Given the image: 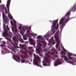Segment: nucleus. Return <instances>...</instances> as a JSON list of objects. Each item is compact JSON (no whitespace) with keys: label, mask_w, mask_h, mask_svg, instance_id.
<instances>
[{"label":"nucleus","mask_w":76,"mask_h":76,"mask_svg":"<svg viewBox=\"0 0 76 76\" xmlns=\"http://www.w3.org/2000/svg\"><path fill=\"white\" fill-rule=\"evenodd\" d=\"M69 12H68L65 15L63 18H61L60 20V28L61 29H63L64 26V25L67 23V22L70 20V18H69Z\"/></svg>","instance_id":"1"},{"label":"nucleus","mask_w":76,"mask_h":76,"mask_svg":"<svg viewBox=\"0 0 76 76\" xmlns=\"http://www.w3.org/2000/svg\"><path fill=\"white\" fill-rule=\"evenodd\" d=\"M56 51V50L55 48H53L50 51L48 52L45 53V55L46 56V57L45 58V61L46 63H48L49 64H50V62L52 58L49 54L51 56L54 55V53H55Z\"/></svg>","instance_id":"2"},{"label":"nucleus","mask_w":76,"mask_h":76,"mask_svg":"<svg viewBox=\"0 0 76 76\" xmlns=\"http://www.w3.org/2000/svg\"><path fill=\"white\" fill-rule=\"evenodd\" d=\"M4 30L5 31V32H4L3 33L4 37H5V39H7V40H8V41H10L11 44H12V45H13L14 46H15V45L12 42L11 39H10L6 37H8L10 38H12V33H11L10 32H9V34H7L8 32L7 30V31H9V30H10L7 25V28L4 29Z\"/></svg>","instance_id":"3"},{"label":"nucleus","mask_w":76,"mask_h":76,"mask_svg":"<svg viewBox=\"0 0 76 76\" xmlns=\"http://www.w3.org/2000/svg\"><path fill=\"white\" fill-rule=\"evenodd\" d=\"M58 22V20H56L54 21V22H53H53L52 28L51 30L52 31V33H53V35L56 32V31L58 28V24H57V26H56V23H57Z\"/></svg>","instance_id":"4"},{"label":"nucleus","mask_w":76,"mask_h":76,"mask_svg":"<svg viewBox=\"0 0 76 76\" xmlns=\"http://www.w3.org/2000/svg\"><path fill=\"white\" fill-rule=\"evenodd\" d=\"M34 57L35 60H34V64L35 65H37V66H39V67H42L41 66H39L38 65V61L39 60H40V59L41 58L38 57V56L35 55V54H34Z\"/></svg>","instance_id":"5"},{"label":"nucleus","mask_w":76,"mask_h":76,"mask_svg":"<svg viewBox=\"0 0 76 76\" xmlns=\"http://www.w3.org/2000/svg\"><path fill=\"white\" fill-rule=\"evenodd\" d=\"M37 43L38 44H39V48H36V51L37 53H38L39 55V56L42 57V54H40L41 51H42V48H41V47L42 46V45L38 42Z\"/></svg>","instance_id":"6"},{"label":"nucleus","mask_w":76,"mask_h":76,"mask_svg":"<svg viewBox=\"0 0 76 76\" xmlns=\"http://www.w3.org/2000/svg\"><path fill=\"white\" fill-rule=\"evenodd\" d=\"M12 39L13 40V41H14L16 45H18V41H20L21 43H23V40L21 38L20 40L18 38H16V37H13L12 38Z\"/></svg>","instance_id":"7"},{"label":"nucleus","mask_w":76,"mask_h":76,"mask_svg":"<svg viewBox=\"0 0 76 76\" xmlns=\"http://www.w3.org/2000/svg\"><path fill=\"white\" fill-rule=\"evenodd\" d=\"M11 1V0H7V4H6V7L7 8V9L8 10H7V9L6 8V7L5 8V12L6 14H7V13H10V12H9V7H10V1Z\"/></svg>","instance_id":"8"},{"label":"nucleus","mask_w":76,"mask_h":76,"mask_svg":"<svg viewBox=\"0 0 76 76\" xmlns=\"http://www.w3.org/2000/svg\"><path fill=\"white\" fill-rule=\"evenodd\" d=\"M56 41L57 42V43L56 45V48H59L58 51H60V46H58L59 45V44H60V40H59V38H58V37H56Z\"/></svg>","instance_id":"9"},{"label":"nucleus","mask_w":76,"mask_h":76,"mask_svg":"<svg viewBox=\"0 0 76 76\" xmlns=\"http://www.w3.org/2000/svg\"><path fill=\"white\" fill-rule=\"evenodd\" d=\"M53 39H54V37H53L49 40V43H48V45H52L53 44L54 45L56 44V43L54 42Z\"/></svg>","instance_id":"10"},{"label":"nucleus","mask_w":76,"mask_h":76,"mask_svg":"<svg viewBox=\"0 0 76 76\" xmlns=\"http://www.w3.org/2000/svg\"><path fill=\"white\" fill-rule=\"evenodd\" d=\"M14 30H12V31H13V32L15 35H16V36H17V35H19V31L17 30V27H16V25H14Z\"/></svg>","instance_id":"11"},{"label":"nucleus","mask_w":76,"mask_h":76,"mask_svg":"<svg viewBox=\"0 0 76 76\" xmlns=\"http://www.w3.org/2000/svg\"><path fill=\"white\" fill-rule=\"evenodd\" d=\"M76 11V5H74V6H73V7L72 8V9H71V10H70V11H68L67 13L68 12H69V14L68 15L69 16H69H70V13H71V12H75Z\"/></svg>","instance_id":"12"},{"label":"nucleus","mask_w":76,"mask_h":76,"mask_svg":"<svg viewBox=\"0 0 76 76\" xmlns=\"http://www.w3.org/2000/svg\"><path fill=\"white\" fill-rule=\"evenodd\" d=\"M63 60V59H59L57 61H56L54 64V66H57L59 64H60L61 63V61Z\"/></svg>","instance_id":"13"},{"label":"nucleus","mask_w":76,"mask_h":76,"mask_svg":"<svg viewBox=\"0 0 76 76\" xmlns=\"http://www.w3.org/2000/svg\"><path fill=\"white\" fill-rule=\"evenodd\" d=\"M2 16H3V20H4V21H6V22L7 21V20H8V18L7 17H6V16L4 15V13H2Z\"/></svg>","instance_id":"14"},{"label":"nucleus","mask_w":76,"mask_h":76,"mask_svg":"<svg viewBox=\"0 0 76 76\" xmlns=\"http://www.w3.org/2000/svg\"><path fill=\"white\" fill-rule=\"evenodd\" d=\"M75 58V60H76V61H72V62L69 61L68 62V63H70V64H72L73 66H74L75 64V65H76V59L75 58ZM74 63L75 64H74Z\"/></svg>","instance_id":"15"},{"label":"nucleus","mask_w":76,"mask_h":76,"mask_svg":"<svg viewBox=\"0 0 76 76\" xmlns=\"http://www.w3.org/2000/svg\"><path fill=\"white\" fill-rule=\"evenodd\" d=\"M64 60L67 63H68L69 62V59L67 57L65 56H64Z\"/></svg>","instance_id":"16"},{"label":"nucleus","mask_w":76,"mask_h":76,"mask_svg":"<svg viewBox=\"0 0 76 76\" xmlns=\"http://www.w3.org/2000/svg\"><path fill=\"white\" fill-rule=\"evenodd\" d=\"M68 57L70 59H71L72 60H73V59L72 58V57H70V56H73V54L72 53H68Z\"/></svg>","instance_id":"17"},{"label":"nucleus","mask_w":76,"mask_h":76,"mask_svg":"<svg viewBox=\"0 0 76 76\" xmlns=\"http://www.w3.org/2000/svg\"><path fill=\"white\" fill-rule=\"evenodd\" d=\"M28 51L26 50L24 52V54L25 55V56L24 57V58H27V56H28V55H27V54H28Z\"/></svg>","instance_id":"18"},{"label":"nucleus","mask_w":76,"mask_h":76,"mask_svg":"<svg viewBox=\"0 0 76 76\" xmlns=\"http://www.w3.org/2000/svg\"><path fill=\"white\" fill-rule=\"evenodd\" d=\"M50 37V34L49 33H47L44 36L45 38H47V37Z\"/></svg>","instance_id":"19"},{"label":"nucleus","mask_w":76,"mask_h":76,"mask_svg":"<svg viewBox=\"0 0 76 76\" xmlns=\"http://www.w3.org/2000/svg\"><path fill=\"white\" fill-rule=\"evenodd\" d=\"M37 39H44V38H41V36H38L37 37Z\"/></svg>","instance_id":"20"},{"label":"nucleus","mask_w":76,"mask_h":76,"mask_svg":"<svg viewBox=\"0 0 76 76\" xmlns=\"http://www.w3.org/2000/svg\"><path fill=\"white\" fill-rule=\"evenodd\" d=\"M26 26H24L23 28V31H26Z\"/></svg>","instance_id":"21"},{"label":"nucleus","mask_w":76,"mask_h":76,"mask_svg":"<svg viewBox=\"0 0 76 76\" xmlns=\"http://www.w3.org/2000/svg\"><path fill=\"white\" fill-rule=\"evenodd\" d=\"M0 46H1V47H2V48H3V47H6V46H5V45H4V44H1L0 45Z\"/></svg>","instance_id":"22"},{"label":"nucleus","mask_w":76,"mask_h":76,"mask_svg":"<svg viewBox=\"0 0 76 76\" xmlns=\"http://www.w3.org/2000/svg\"><path fill=\"white\" fill-rule=\"evenodd\" d=\"M13 58L15 61H18V60H17V59L16 58H15V56L14 55H13Z\"/></svg>","instance_id":"23"},{"label":"nucleus","mask_w":76,"mask_h":76,"mask_svg":"<svg viewBox=\"0 0 76 76\" xmlns=\"http://www.w3.org/2000/svg\"><path fill=\"white\" fill-rule=\"evenodd\" d=\"M28 37H30V38H28V40H29V41H32V38H31V37H30V36H29Z\"/></svg>","instance_id":"24"},{"label":"nucleus","mask_w":76,"mask_h":76,"mask_svg":"<svg viewBox=\"0 0 76 76\" xmlns=\"http://www.w3.org/2000/svg\"><path fill=\"white\" fill-rule=\"evenodd\" d=\"M10 22H11V23L12 25L14 26V23H13V21H12V20H11Z\"/></svg>","instance_id":"25"},{"label":"nucleus","mask_w":76,"mask_h":76,"mask_svg":"<svg viewBox=\"0 0 76 76\" xmlns=\"http://www.w3.org/2000/svg\"><path fill=\"white\" fill-rule=\"evenodd\" d=\"M25 60L24 59H23V61H21V62L22 63H25Z\"/></svg>","instance_id":"26"},{"label":"nucleus","mask_w":76,"mask_h":76,"mask_svg":"<svg viewBox=\"0 0 76 76\" xmlns=\"http://www.w3.org/2000/svg\"><path fill=\"white\" fill-rule=\"evenodd\" d=\"M13 21L15 25H16V21L15 20H13Z\"/></svg>","instance_id":"27"},{"label":"nucleus","mask_w":76,"mask_h":76,"mask_svg":"<svg viewBox=\"0 0 76 76\" xmlns=\"http://www.w3.org/2000/svg\"><path fill=\"white\" fill-rule=\"evenodd\" d=\"M43 66H47V64H46V63H44L43 64Z\"/></svg>","instance_id":"28"},{"label":"nucleus","mask_w":76,"mask_h":76,"mask_svg":"<svg viewBox=\"0 0 76 76\" xmlns=\"http://www.w3.org/2000/svg\"><path fill=\"white\" fill-rule=\"evenodd\" d=\"M18 28L19 29H22V27H21V26H19L18 27Z\"/></svg>","instance_id":"29"},{"label":"nucleus","mask_w":76,"mask_h":76,"mask_svg":"<svg viewBox=\"0 0 76 76\" xmlns=\"http://www.w3.org/2000/svg\"><path fill=\"white\" fill-rule=\"evenodd\" d=\"M17 58L19 60H20V59L19 58V57L18 56H17Z\"/></svg>","instance_id":"30"},{"label":"nucleus","mask_w":76,"mask_h":76,"mask_svg":"<svg viewBox=\"0 0 76 76\" xmlns=\"http://www.w3.org/2000/svg\"><path fill=\"white\" fill-rule=\"evenodd\" d=\"M33 47H28V49H32V48H33Z\"/></svg>","instance_id":"31"},{"label":"nucleus","mask_w":76,"mask_h":76,"mask_svg":"<svg viewBox=\"0 0 76 76\" xmlns=\"http://www.w3.org/2000/svg\"><path fill=\"white\" fill-rule=\"evenodd\" d=\"M26 32L27 33H29V30H27L26 31Z\"/></svg>","instance_id":"32"},{"label":"nucleus","mask_w":76,"mask_h":76,"mask_svg":"<svg viewBox=\"0 0 76 76\" xmlns=\"http://www.w3.org/2000/svg\"><path fill=\"white\" fill-rule=\"evenodd\" d=\"M23 39L24 40H26V39H27V38H25V37H24Z\"/></svg>","instance_id":"33"},{"label":"nucleus","mask_w":76,"mask_h":76,"mask_svg":"<svg viewBox=\"0 0 76 76\" xmlns=\"http://www.w3.org/2000/svg\"><path fill=\"white\" fill-rule=\"evenodd\" d=\"M2 43H3V44H6V42H5L4 41H2Z\"/></svg>","instance_id":"34"},{"label":"nucleus","mask_w":76,"mask_h":76,"mask_svg":"<svg viewBox=\"0 0 76 76\" xmlns=\"http://www.w3.org/2000/svg\"><path fill=\"white\" fill-rule=\"evenodd\" d=\"M20 47H23V45H21V44H19Z\"/></svg>","instance_id":"35"},{"label":"nucleus","mask_w":76,"mask_h":76,"mask_svg":"<svg viewBox=\"0 0 76 76\" xmlns=\"http://www.w3.org/2000/svg\"><path fill=\"white\" fill-rule=\"evenodd\" d=\"M63 49L64 50V51H65L66 52V50L65 49H64V48H63Z\"/></svg>","instance_id":"36"},{"label":"nucleus","mask_w":76,"mask_h":76,"mask_svg":"<svg viewBox=\"0 0 76 76\" xmlns=\"http://www.w3.org/2000/svg\"><path fill=\"white\" fill-rule=\"evenodd\" d=\"M11 19H13V17H12V15H11Z\"/></svg>","instance_id":"37"},{"label":"nucleus","mask_w":76,"mask_h":76,"mask_svg":"<svg viewBox=\"0 0 76 76\" xmlns=\"http://www.w3.org/2000/svg\"><path fill=\"white\" fill-rule=\"evenodd\" d=\"M29 35H34V34L31 33H29Z\"/></svg>","instance_id":"38"},{"label":"nucleus","mask_w":76,"mask_h":76,"mask_svg":"<svg viewBox=\"0 0 76 76\" xmlns=\"http://www.w3.org/2000/svg\"><path fill=\"white\" fill-rule=\"evenodd\" d=\"M46 40H47V41H48V38H47L46 39Z\"/></svg>","instance_id":"39"},{"label":"nucleus","mask_w":76,"mask_h":76,"mask_svg":"<svg viewBox=\"0 0 76 76\" xmlns=\"http://www.w3.org/2000/svg\"><path fill=\"white\" fill-rule=\"evenodd\" d=\"M6 50H7V51H9V50H7V49H5Z\"/></svg>","instance_id":"40"},{"label":"nucleus","mask_w":76,"mask_h":76,"mask_svg":"<svg viewBox=\"0 0 76 76\" xmlns=\"http://www.w3.org/2000/svg\"><path fill=\"white\" fill-rule=\"evenodd\" d=\"M1 2V0H0V3Z\"/></svg>","instance_id":"41"},{"label":"nucleus","mask_w":76,"mask_h":76,"mask_svg":"<svg viewBox=\"0 0 76 76\" xmlns=\"http://www.w3.org/2000/svg\"><path fill=\"white\" fill-rule=\"evenodd\" d=\"M37 34H35V36H37Z\"/></svg>","instance_id":"42"},{"label":"nucleus","mask_w":76,"mask_h":76,"mask_svg":"<svg viewBox=\"0 0 76 76\" xmlns=\"http://www.w3.org/2000/svg\"><path fill=\"white\" fill-rule=\"evenodd\" d=\"M57 52H56V54H57Z\"/></svg>","instance_id":"43"},{"label":"nucleus","mask_w":76,"mask_h":76,"mask_svg":"<svg viewBox=\"0 0 76 76\" xmlns=\"http://www.w3.org/2000/svg\"><path fill=\"white\" fill-rule=\"evenodd\" d=\"M55 59H55V58H53V60H55Z\"/></svg>","instance_id":"44"},{"label":"nucleus","mask_w":76,"mask_h":76,"mask_svg":"<svg viewBox=\"0 0 76 76\" xmlns=\"http://www.w3.org/2000/svg\"><path fill=\"white\" fill-rule=\"evenodd\" d=\"M4 26H5V27H6V26H5V25H4Z\"/></svg>","instance_id":"45"},{"label":"nucleus","mask_w":76,"mask_h":76,"mask_svg":"<svg viewBox=\"0 0 76 76\" xmlns=\"http://www.w3.org/2000/svg\"><path fill=\"white\" fill-rule=\"evenodd\" d=\"M14 52H15V50H14Z\"/></svg>","instance_id":"46"},{"label":"nucleus","mask_w":76,"mask_h":76,"mask_svg":"<svg viewBox=\"0 0 76 76\" xmlns=\"http://www.w3.org/2000/svg\"><path fill=\"white\" fill-rule=\"evenodd\" d=\"M65 54H66V52H65Z\"/></svg>","instance_id":"47"}]
</instances>
